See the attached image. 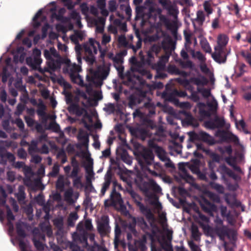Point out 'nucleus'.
I'll list each match as a JSON object with an SVG mask.
<instances>
[{"mask_svg":"<svg viewBox=\"0 0 251 251\" xmlns=\"http://www.w3.org/2000/svg\"><path fill=\"white\" fill-rule=\"evenodd\" d=\"M43 55L47 60L48 67H45L43 72H54L59 69L64 63L63 58L54 47H51L49 50H44Z\"/></svg>","mask_w":251,"mask_h":251,"instance_id":"nucleus-1","label":"nucleus"},{"mask_svg":"<svg viewBox=\"0 0 251 251\" xmlns=\"http://www.w3.org/2000/svg\"><path fill=\"white\" fill-rule=\"evenodd\" d=\"M201 226L207 236L213 237L217 235L221 241H224L226 237L229 238L231 236L233 239H234L237 235V233L234 230L229 229L226 226H216L212 227L209 225L201 223Z\"/></svg>","mask_w":251,"mask_h":251,"instance_id":"nucleus-2","label":"nucleus"},{"mask_svg":"<svg viewBox=\"0 0 251 251\" xmlns=\"http://www.w3.org/2000/svg\"><path fill=\"white\" fill-rule=\"evenodd\" d=\"M201 162L198 159H195L191 163H181L179 164V169L183 173L184 177L189 179L193 178L192 176L187 173L186 167L188 168L194 174L197 175L198 178L202 180L208 182V178L206 176V171L207 168H204L202 171H201L200 167Z\"/></svg>","mask_w":251,"mask_h":251,"instance_id":"nucleus-3","label":"nucleus"},{"mask_svg":"<svg viewBox=\"0 0 251 251\" xmlns=\"http://www.w3.org/2000/svg\"><path fill=\"white\" fill-rule=\"evenodd\" d=\"M127 192L133 199L136 206L139 208L140 212L146 217L148 221L154 222L155 220L154 215L150 208L142 203V198L131 187L127 189Z\"/></svg>","mask_w":251,"mask_h":251,"instance_id":"nucleus-4","label":"nucleus"},{"mask_svg":"<svg viewBox=\"0 0 251 251\" xmlns=\"http://www.w3.org/2000/svg\"><path fill=\"white\" fill-rule=\"evenodd\" d=\"M100 45L99 42L93 38H90L88 42L83 45V49L86 55L85 59L91 64L95 62V55L98 52V48L100 47Z\"/></svg>","mask_w":251,"mask_h":251,"instance_id":"nucleus-5","label":"nucleus"},{"mask_svg":"<svg viewBox=\"0 0 251 251\" xmlns=\"http://www.w3.org/2000/svg\"><path fill=\"white\" fill-rule=\"evenodd\" d=\"M135 183L140 190L146 195L149 193L151 188L157 193L161 192L162 189L156 182L151 180L149 182L145 181L141 175H137L134 179Z\"/></svg>","mask_w":251,"mask_h":251,"instance_id":"nucleus-6","label":"nucleus"},{"mask_svg":"<svg viewBox=\"0 0 251 251\" xmlns=\"http://www.w3.org/2000/svg\"><path fill=\"white\" fill-rule=\"evenodd\" d=\"M148 145L149 147L153 149V152L160 160L164 162V166L166 168H174L175 167L170 158L168 156L167 152L162 147L158 146L151 141L149 142Z\"/></svg>","mask_w":251,"mask_h":251,"instance_id":"nucleus-7","label":"nucleus"},{"mask_svg":"<svg viewBox=\"0 0 251 251\" xmlns=\"http://www.w3.org/2000/svg\"><path fill=\"white\" fill-rule=\"evenodd\" d=\"M148 145L149 147L153 149V152L160 160L164 162V166L166 168H174L175 167L170 158L168 156L167 152L162 147L158 146L151 141L149 142Z\"/></svg>","mask_w":251,"mask_h":251,"instance_id":"nucleus-8","label":"nucleus"},{"mask_svg":"<svg viewBox=\"0 0 251 251\" xmlns=\"http://www.w3.org/2000/svg\"><path fill=\"white\" fill-rule=\"evenodd\" d=\"M71 163L73 169L68 177L73 178L74 186L79 188L82 185L81 176H78V173L80 171L79 164L74 157L72 158Z\"/></svg>","mask_w":251,"mask_h":251,"instance_id":"nucleus-9","label":"nucleus"},{"mask_svg":"<svg viewBox=\"0 0 251 251\" xmlns=\"http://www.w3.org/2000/svg\"><path fill=\"white\" fill-rule=\"evenodd\" d=\"M111 63H103L101 65L98 67L97 70L94 73V76L100 79L101 84L102 81L105 79L109 75L110 70Z\"/></svg>","mask_w":251,"mask_h":251,"instance_id":"nucleus-10","label":"nucleus"},{"mask_svg":"<svg viewBox=\"0 0 251 251\" xmlns=\"http://www.w3.org/2000/svg\"><path fill=\"white\" fill-rule=\"evenodd\" d=\"M205 17L206 15L204 11L199 10L196 12V17L191 19L195 30L197 31L201 29L205 21Z\"/></svg>","mask_w":251,"mask_h":251,"instance_id":"nucleus-11","label":"nucleus"},{"mask_svg":"<svg viewBox=\"0 0 251 251\" xmlns=\"http://www.w3.org/2000/svg\"><path fill=\"white\" fill-rule=\"evenodd\" d=\"M214 52L212 54L213 60L219 63H225L227 59L228 53L226 51V48H214Z\"/></svg>","mask_w":251,"mask_h":251,"instance_id":"nucleus-12","label":"nucleus"},{"mask_svg":"<svg viewBox=\"0 0 251 251\" xmlns=\"http://www.w3.org/2000/svg\"><path fill=\"white\" fill-rule=\"evenodd\" d=\"M216 135L223 142L236 143L239 141L236 135L225 130H218L216 133Z\"/></svg>","mask_w":251,"mask_h":251,"instance_id":"nucleus-13","label":"nucleus"},{"mask_svg":"<svg viewBox=\"0 0 251 251\" xmlns=\"http://www.w3.org/2000/svg\"><path fill=\"white\" fill-rule=\"evenodd\" d=\"M109 217L107 215H102L98 223V230L100 234H105L109 232Z\"/></svg>","mask_w":251,"mask_h":251,"instance_id":"nucleus-14","label":"nucleus"},{"mask_svg":"<svg viewBox=\"0 0 251 251\" xmlns=\"http://www.w3.org/2000/svg\"><path fill=\"white\" fill-rule=\"evenodd\" d=\"M200 204L202 210L210 216H213L214 212L217 210V206L203 198L200 201Z\"/></svg>","mask_w":251,"mask_h":251,"instance_id":"nucleus-15","label":"nucleus"},{"mask_svg":"<svg viewBox=\"0 0 251 251\" xmlns=\"http://www.w3.org/2000/svg\"><path fill=\"white\" fill-rule=\"evenodd\" d=\"M146 237L144 235L141 239L135 240L134 241V245L130 246L128 243L129 250H132L133 251H145L146 249Z\"/></svg>","mask_w":251,"mask_h":251,"instance_id":"nucleus-16","label":"nucleus"},{"mask_svg":"<svg viewBox=\"0 0 251 251\" xmlns=\"http://www.w3.org/2000/svg\"><path fill=\"white\" fill-rule=\"evenodd\" d=\"M141 155L147 165H151L154 163V155L153 149H144Z\"/></svg>","mask_w":251,"mask_h":251,"instance_id":"nucleus-17","label":"nucleus"},{"mask_svg":"<svg viewBox=\"0 0 251 251\" xmlns=\"http://www.w3.org/2000/svg\"><path fill=\"white\" fill-rule=\"evenodd\" d=\"M112 172L110 169H109L105 174L104 177V182L102 184V186L100 190V195L103 196L106 190L109 188L112 182Z\"/></svg>","mask_w":251,"mask_h":251,"instance_id":"nucleus-18","label":"nucleus"},{"mask_svg":"<svg viewBox=\"0 0 251 251\" xmlns=\"http://www.w3.org/2000/svg\"><path fill=\"white\" fill-rule=\"evenodd\" d=\"M217 171L221 174V177L223 179L226 178V176L231 177L234 179L236 178V176L233 171L225 164L220 165Z\"/></svg>","mask_w":251,"mask_h":251,"instance_id":"nucleus-19","label":"nucleus"},{"mask_svg":"<svg viewBox=\"0 0 251 251\" xmlns=\"http://www.w3.org/2000/svg\"><path fill=\"white\" fill-rule=\"evenodd\" d=\"M199 141H202L210 146L213 145L216 143L213 137L202 130L199 131Z\"/></svg>","mask_w":251,"mask_h":251,"instance_id":"nucleus-20","label":"nucleus"},{"mask_svg":"<svg viewBox=\"0 0 251 251\" xmlns=\"http://www.w3.org/2000/svg\"><path fill=\"white\" fill-rule=\"evenodd\" d=\"M89 134L87 131L80 130L77 136L78 140L81 142V145L84 147H87L89 145Z\"/></svg>","mask_w":251,"mask_h":251,"instance_id":"nucleus-21","label":"nucleus"},{"mask_svg":"<svg viewBox=\"0 0 251 251\" xmlns=\"http://www.w3.org/2000/svg\"><path fill=\"white\" fill-rule=\"evenodd\" d=\"M229 41L228 36L225 34H219L217 36V45L215 47L226 48V46Z\"/></svg>","mask_w":251,"mask_h":251,"instance_id":"nucleus-22","label":"nucleus"},{"mask_svg":"<svg viewBox=\"0 0 251 251\" xmlns=\"http://www.w3.org/2000/svg\"><path fill=\"white\" fill-rule=\"evenodd\" d=\"M225 161L226 163L231 166L234 171L243 174L244 172L242 171L241 168L237 166L236 164V157L233 156H228L226 157Z\"/></svg>","mask_w":251,"mask_h":251,"instance_id":"nucleus-23","label":"nucleus"},{"mask_svg":"<svg viewBox=\"0 0 251 251\" xmlns=\"http://www.w3.org/2000/svg\"><path fill=\"white\" fill-rule=\"evenodd\" d=\"M42 62L41 58L28 57L26 59V64L33 69H36L40 65Z\"/></svg>","mask_w":251,"mask_h":251,"instance_id":"nucleus-24","label":"nucleus"},{"mask_svg":"<svg viewBox=\"0 0 251 251\" xmlns=\"http://www.w3.org/2000/svg\"><path fill=\"white\" fill-rule=\"evenodd\" d=\"M176 81L179 84L184 87L186 89L190 91L191 93L195 92L194 90V87L191 84L192 83L188 79L178 77L176 79Z\"/></svg>","mask_w":251,"mask_h":251,"instance_id":"nucleus-25","label":"nucleus"},{"mask_svg":"<svg viewBox=\"0 0 251 251\" xmlns=\"http://www.w3.org/2000/svg\"><path fill=\"white\" fill-rule=\"evenodd\" d=\"M132 221L133 223L139 226L143 231L149 229V226L143 217H133Z\"/></svg>","mask_w":251,"mask_h":251,"instance_id":"nucleus-26","label":"nucleus"},{"mask_svg":"<svg viewBox=\"0 0 251 251\" xmlns=\"http://www.w3.org/2000/svg\"><path fill=\"white\" fill-rule=\"evenodd\" d=\"M192 83L197 86L204 85L207 83V80L203 75H200L199 77H192L188 79Z\"/></svg>","mask_w":251,"mask_h":251,"instance_id":"nucleus-27","label":"nucleus"},{"mask_svg":"<svg viewBox=\"0 0 251 251\" xmlns=\"http://www.w3.org/2000/svg\"><path fill=\"white\" fill-rule=\"evenodd\" d=\"M70 113L75 114L77 116H81L83 114V109L80 108L79 105L75 103H72L68 107Z\"/></svg>","mask_w":251,"mask_h":251,"instance_id":"nucleus-28","label":"nucleus"},{"mask_svg":"<svg viewBox=\"0 0 251 251\" xmlns=\"http://www.w3.org/2000/svg\"><path fill=\"white\" fill-rule=\"evenodd\" d=\"M70 77L72 81L75 84H78L80 86H84V83L82 77L78 74L70 73Z\"/></svg>","mask_w":251,"mask_h":251,"instance_id":"nucleus-29","label":"nucleus"},{"mask_svg":"<svg viewBox=\"0 0 251 251\" xmlns=\"http://www.w3.org/2000/svg\"><path fill=\"white\" fill-rule=\"evenodd\" d=\"M144 107L147 110V112L146 113V114L148 116H151L152 115L155 114V105L153 103L151 102V100H150L149 101L147 102L144 103Z\"/></svg>","mask_w":251,"mask_h":251,"instance_id":"nucleus-30","label":"nucleus"},{"mask_svg":"<svg viewBox=\"0 0 251 251\" xmlns=\"http://www.w3.org/2000/svg\"><path fill=\"white\" fill-rule=\"evenodd\" d=\"M150 201V204L154 205L156 208H162V204L159 201V198L157 196L154 194H150L147 195Z\"/></svg>","mask_w":251,"mask_h":251,"instance_id":"nucleus-31","label":"nucleus"},{"mask_svg":"<svg viewBox=\"0 0 251 251\" xmlns=\"http://www.w3.org/2000/svg\"><path fill=\"white\" fill-rule=\"evenodd\" d=\"M225 200L227 204L231 207L237 205L236 203V196L234 194H231L230 193L225 194Z\"/></svg>","mask_w":251,"mask_h":251,"instance_id":"nucleus-32","label":"nucleus"},{"mask_svg":"<svg viewBox=\"0 0 251 251\" xmlns=\"http://www.w3.org/2000/svg\"><path fill=\"white\" fill-rule=\"evenodd\" d=\"M143 101L142 98H140L138 96L132 95L129 97L128 106L131 108L138 104L141 103Z\"/></svg>","mask_w":251,"mask_h":251,"instance_id":"nucleus-33","label":"nucleus"},{"mask_svg":"<svg viewBox=\"0 0 251 251\" xmlns=\"http://www.w3.org/2000/svg\"><path fill=\"white\" fill-rule=\"evenodd\" d=\"M25 187L23 185H20L18 187V193L15 194V197L17 199L19 202L24 203L25 202Z\"/></svg>","mask_w":251,"mask_h":251,"instance_id":"nucleus-34","label":"nucleus"},{"mask_svg":"<svg viewBox=\"0 0 251 251\" xmlns=\"http://www.w3.org/2000/svg\"><path fill=\"white\" fill-rule=\"evenodd\" d=\"M166 11L168 14L172 16L174 20H177L179 10L178 6L176 3L174 4L170 7H169Z\"/></svg>","mask_w":251,"mask_h":251,"instance_id":"nucleus-35","label":"nucleus"},{"mask_svg":"<svg viewBox=\"0 0 251 251\" xmlns=\"http://www.w3.org/2000/svg\"><path fill=\"white\" fill-rule=\"evenodd\" d=\"M78 219V216L76 212H71L67 219L68 226L70 227L74 226Z\"/></svg>","mask_w":251,"mask_h":251,"instance_id":"nucleus-36","label":"nucleus"},{"mask_svg":"<svg viewBox=\"0 0 251 251\" xmlns=\"http://www.w3.org/2000/svg\"><path fill=\"white\" fill-rule=\"evenodd\" d=\"M201 49L206 53H211L212 51L211 48L207 40L205 37L201 38L200 42Z\"/></svg>","mask_w":251,"mask_h":251,"instance_id":"nucleus-37","label":"nucleus"},{"mask_svg":"<svg viewBox=\"0 0 251 251\" xmlns=\"http://www.w3.org/2000/svg\"><path fill=\"white\" fill-rule=\"evenodd\" d=\"M201 233L199 232V228L197 226L193 225L191 227V237L196 241L201 240Z\"/></svg>","mask_w":251,"mask_h":251,"instance_id":"nucleus-38","label":"nucleus"},{"mask_svg":"<svg viewBox=\"0 0 251 251\" xmlns=\"http://www.w3.org/2000/svg\"><path fill=\"white\" fill-rule=\"evenodd\" d=\"M170 55L166 54L162 56L157 62L158 69L160 70H164L166 63L168 61Z\"/></svg>","mask_w":251,"mask_h":251,"instance_id":"nucleus-39","label":"nucleus"},{"mask_svg":"<svg viewBox=\"0 0 251 251\" xmlns=\"http://www.w3.org/2000/svg\"><path fill=\"white\" fill-rule=\"evenodd\" d=\"M39 226L42 231L46 232L48 237H50L52 235V231L49 224L43 222L40 224Z\"/></svg>","mask_w":251,"mask_h":251,"instance_id":"nucleus-40","label":"nucleus"},{"mask_svg":"<svg viewBox=\"0 0 251 251\" xmlns=\"http://www.w3.org/2000/svg\"><path fill=\"white\" fill-rule=\"evenodd\" d=\"M205 153L212 159V160H211V161L217 163L220 162L221 158L220 156L218 154L213 151L210 149L205 151Z\"/></svg>","mask_w":251,"mask_h":251,"instance_id":"nucleus-41","label":"nucleus"},{"mask_svg":"<svg viewBox=\"0 0 251 251\" xmlns=\"http://www.w3.org/2000/svg\"><path fill=\"white\" fill-rule=\"evenodd\" d=\"M113 184L114 186L113 188L112 191L110 194V197L113 201L115 202H119L121 200V194L119 192H117L116 190L115 186L116 185V181H113Z\"/></svg>","mask_w":251,"mask_h":251,"instance_id":"nucleus-42","label":"nucleus"},{"mask_svg":"<svg viewBox=\"0 0 251 251\" xmlns=\"http://www.w3.org/2000/svg\"><path fill=\"white\" fill-rule=\"evenodd\" d=\"M186 116V122L189 125L193 126L194 127H197L199 126L197 121L192 116L190 113L184 112Z\"/></svg>","mask_w":251,"mask_h":251,"instance_id":"nucleus-43","label":"nucleus"},{"mask_svg":"<svg viewBox=\"0 0 251 251\" xmlns=\"http://www.w3.org/2000/svg\"><path fill=\"white\" fill-rule=\"evenodd\" d=\"M209 185L212 189L215 190L219 194H224L225 188L222 185L213 181L209 182Z\"/></svg>","mask_w":251,"mask_h":251,"instance_id":"nucleus-44","label":"nucleus"},{"mask_svg":"<svg viewBox=\"0 0 251 251\" xmlns=\"http://www.w3.org/2000/svg\"><path fill=\"white\" fill-rule=\"evenodd\" d=\"M137 37L138 38V40L136 43V45L134 46L133 44H130L129 45V48L132 49L134 52H136L137 50L141 48L142 44V39L140 36L139 35H137Z\"/></svg>","mask_w":251,"mask_h":251,"instance_id":"nucleus-45","label":"nucleus"},{"mask_svg":"<svg viewBox=\"0 0 251 251\" xmlns=\"http://www.w3.org/2000/svg\"><path fill=\"white\" fill-rule=\"evenodd\" d=\"M64 176L61 175L59 176L56 182V187L59 190H63L64 189Z\"/></svg>","mask_w":251,"mask_h":251,"instance_id":"nucleus-46","label":"nucleus"},{"mask_svg":"<svg viewBox=\"0 0 251 251\" xmlns=\"http://www.w3.org/2000/svg\"><path fill=\"white\" fill-rule=\"evenodd\" d=\"M16 231L19 236L22 238H25L26 236L25 231L23 228L22 224L20 223L16 224Z\"/></svg>","mask_w":251,"mask_h":251,"instance_id":"nucleus-47","label":"nucleus"},{"mask_svg":"<svg viewBox=\"0 0 251 251\" xmlns=\"http://www.w3.org/2000/svg\"><path fill=\"white\" fill-rule=\"evenodd\" d=\"M103 110L108 114H113L115 111V106L114 103H108L105 105Z\"/></svg>","mask_w":251,"mask_h":251,"instance_id":"nucleus-48","label":"nucleus"},{"mask_svg":"<svg viewBox=\"0 0 251 251\" xmlns=\"http://www.w3.org/2000/svg\"><path fill=\"white\" fill-rule=\"evenodd\" d=\"M136 133L142 140H145L146 138L148 136V131L147 129L144 128H140L137 129Z\"/></svg>","mask_w":251,"mask_h":251,"instance_id":"nucleus-49","label":"nucleus"},{"mask_svg":"<svg viewBox=\"0 0 251 251\" xmlns=\"http://www.w3.org/2000/svg\"><path fill=\"white\" fill-rule=\"evenodd\" d=\"M37 145H38V141L36 140H32L31 142V144L29 145L28 147V153L30 154H32L33 153L35 152L36 151V150L37 149Z\"/></svg>","mask_w":251,"mask_h":251,"instance_id":"nucleus-50","label":"nucleus"},{"mask_svg":"<svg viewBox=\"0 0 251 251\" xmlns=\"http://www.w3.org/2000/svg\"><path fill=\"white\" fill-rule=\"evenodd\" d=\"M214 121L216 128L223 127L225 125V120L223 118L217 117L214 119Z\"/></svg>","mask_w":251,"mask_h":251,"instance_id":"nucleus-51","label":"nucleus"},{"mask_svg":"<svg viewBox=\"0 0 251 251\" xmlns=\"http://www.w3.org/2000/svg\"><path fill=\"white\" fill-rule=\"evenodd\" d=\"M113 62L114 66L121 65L124 62L122 55L120 53L116 54L113 58Z\"/></svg>","mask_w":251,"mask_h":251,"instance_id":"nucleus-52","label":"nucleus"},{"mask_svg":"<svg viewBox=\"0 0 251 251\" xmlns=\"http://www.w3.org/2000/svg\"><path fill=\"white\" fill-rule=\"evenodd\" d=\"M187 134L189 135V141L194 142L195 141H199V132L192 131L188 132Z\"/></svg>","mask_w":251,"mask_h":251,"instance_id":"nucleus-53","label":"nucleus"},{"mask_svg":"<svg viewBox=\"0 0 251 251\" xmlns=\"http://www.w3.org/2000/svg\"><path fill=\"white\" fill-rule=\"evenodd\" d=\"M158 2L162 5L163 9L166 10L175 4V3H173L170 0H159Z\"/></svg>","mask_w":251,"mask_h":251,"instance_id":"nucleus-54","label":"nucleus"},{"mask_svg":"<svg viewBox=\"0 0 251 251\" xmlns=\"http://www.w3.org/2000/svg\"><path fill=\"white\" fill-rule=\"evenodd\" d=\"M158 2L162 5L163 9L166 10L175 4V3H173L170 0H159Z\"/></svg>","mask_w":251,"mask_h":251,"instance_id":"nucleus-55","label":"nucleus"},{"mask_svg":"<svg viewBox=\"0 0 251 251\" xmlns=\"http://www.w3.org/2000/svg\"><path fill=\"white\" fill-rule=\"evenodd\" d=\"M167 72L171 75H177L179 69L175 65H169L167 67Z\"/></svg>","mask_w":251,"mask_h":251,"instance_id":"nucleus-56","label":"nucleus"},{"mask_svg":"<svg viewBox=\"0 0 251 251\" xmlns=\"http://www.w3.org/2000/svg\"><path fill=\"white\" fill-rule=\"evenodd\" d=\"M46 107L45 105L41 103L39 105L38 108L37 110V114L38 116L42 117H46V113L45 112Z\"/></svg>","mask_w":251,"mask_h":251,"instance_id":"nucleus-57","label":"nucleus"},{"mask_svg":"<svg viewBox=\"0 0 251 251\" xmlns=\"http://www.w3.org/2000/svg\"><path fill=\"white\" fill-rule=\"evenodd\" d=\"M54 225L59 229H62L63 228V217L57 218L53 220Z\"/></svg>","mask_w":251,"mask_h":251,"instance_id":"nucleus-58","label":"nucleus"},{"mask_svg":"<svg viewBox=\"0 0 251 251\" xmlns=\"http://www.w3.org/2000/svg\"><path fill=\"white\" fill-rule=\"evenodd\" d=\"M73 195V192L72 189L66 190L64 193L65 200L68 202L74 203L75 201L72 199Z\"/></svg>","mask_w":251,"mask_h":251,"instance_id":"nucleus-59","label":"nucleus"},{"mask_svg":"<svg viewBox=\"0 0 251 251\" xmlns=\"http://www.w3.org/2000/svg\"><path fill=\"white\" fill-rule=\"evenodd\" d=\"M203 6L204 13L205 12L206 13V16L208 17L213 13V8L210 4L207 2H205Z\"/></svg>","mask_w":251,"mask_h":251,"instance_id":"nucleus-60","label":"nucleus"},{"mask_svg":"<svg viewBox=\"0 0 251 251\" xmlns=\"http://www.w3.org/2000/svg\"><path fill=\"white\" fill-rule=\"evenodd\" d=\"M17 155L20 159H26L27 154L24 148H20L17 150Z\"/></svg>","mask_w":251,"mask_h":251,"instance_id":"nucleus-61","label":"nucleus"},{"mask_svg":"<svg viewBox=\"0 0 251 251\" xmlns=\"http://www.w3.org/2000/svg\"><path fill=\"white\" fill-rule=\"evenodd\" d=\"M59 166L57 164H54L51 171L49 174V176L52 177H55L59 174Z\"/></svg>","mask_w":251,"mask_h":251,"instance_id":"nucleus-62","label":"nucleus"},{"mask_svg":"<svg viewBox=\"0 0 251 251\" xmlns=\"http://www.w3.org/2000/svg\"><path fill=\"white\" fill-rule=\"evenodd\" d=\"M33 242L34 243V245L36 248V249L40 251H42L44 250V244L39 240L33 239Z\"/></svg>","mask_w":251,"mask_h":251,"instance_id":"nucleus-63","label":"nucleus"},{"mask_svg":"<svg viewBox=\"0 0 251 251\" xmlns=\"http://www.w3.org/2000/svg\"><path fill=\"white\" fill-rule=\"evenodd\" d=\"M70 18L74 20H77L79 22V20H81L80 15L79 12H77L75 10H73L70 13Z\"/></svg>","mask_w":251,"mask_h":251,"instance_id":"nucleus-64","label":"nucleus"}]
</instances>
